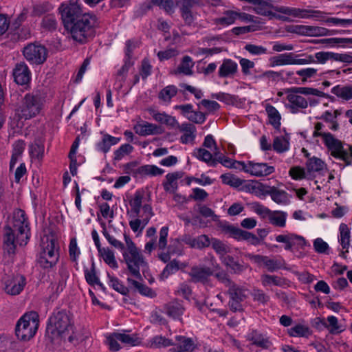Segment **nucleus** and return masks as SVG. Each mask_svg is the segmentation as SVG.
<instances>
[{"label": "nucleus", "instance_id": "15", "mask_svg": "<svg viewBox=\"0 0 352 352\" xmlns=\"http://www.w3.org/2000/svg\"><path fill=\"white\" fill-rule=\"evenodd\" d=\"M241 170L255 177L268 176L275 171L273 166H270L267 163H256L252 161H248L241 164Z\"/></svg>", "mask_w": 352, "mask_h": 352}, {"label": "nucleus", "instance_id": "9", "mask_svg": "<svg viewBox=\"0 0 352 352\" xmlns=\"http://www.w3.org/2000/svg\"><path fill=\"white\" fill-rule=\"evenodd\" d=\"M58 10L65 29L85 14L76 0H70L62 3Z\"/></svg>", "mask_w": 352, "mask_h": 352}, {"label": "nucleus", "instance_id": "25", "mask_svg": "<svg viewBox=\"0 0 352 352\" xmlns=\"http://www.w3.org/2000/svg\"><path fill=\"white\" fill-rule=\"evenodd\" d=\"M182 240L190 248L199 250L209 247L211 242V239L206 234H201L195 238L190 235H184Z\"/></svg>", "mask_w": 352, "mask_h": 352}, {"label": "nucleus", "instance_id": "48", "mask_svg": "<svg viewBox=\"0 0 352 352\" xmlns=\"http://www.w3.org/2000/svg\"><path fill=\"white\" fill-rule=\"evenodd\" d=\"M144 197V192L142 190H138L135 192L133 199L130 201L131 210L136 216H138L140 214Z\"/></svg>", "mask_w": 352, "mask_h": 352}, {"label": "nucleus", "instance_id": "32", "mask_svg": "<svg viewBox=\"0 0 352 352\" xmlns=\"http://www.w3.org/2000/svg\"><path fill=\"white\" fill-rule=\"evenodd\" d=\"M287 217V213L281 210H272L269 217L268 220L270 223L278 228H285L286 226V220Z\"/></svg>", "mask_w": 352, "mask_h": 352}, {"label": "nucleus", "instance_id": "1", "mask_svg": "<svg viewBox=\"0 0 352 352\" xmlns=\"http://www.w3.org/2000/svg\"><path fill=\"white\" fill-rule=\"evenodd\" d=\"M30 239V228L25 213L23 210H14L12 219L4 228L3 250L5 255L12 257L16 245H25Z\"/></svg>", "mask_w": 352, "mask_h": 352}, {"label": "nucleus", "instance_id": "49", "mask_svg": "<svg viewBox=\"0 0 352 352\" xmlns=\"http://www.w3.org/2000/svg\"><path fill=\"white\" fill-rule=\"evenodd\" d=\"M220 178L221 179L223 184L234 188L241 186L244 182V180L230 173L222 174Z\"/></svg>", "mask_w": 352, "mask_h": 352}, {"label": "nucleus", "instance_id": "28", "mask_svg": "<svg viewBox=\"0 0 352 352\" xmlns=\"http://www.w3.org/2000/svg\"><path fill=\"white\" fill-rule=\"evenodd\" d=\"M178 129L184 133L180 137V142L182 144H188L194 142L196 136V127L193 124L187 122L182 123L180 124Z\"/></svg>", "mask_w": 352, "mask_h": 352}, {"label": "nucleus", "instance_id": "37", "mask_svg": "<svg viewBox=\"0 0 352 352\" xmlns=\"http://www.w3.org/2000/svg\"><path fill=\"white\" fill-rule=\"evenodd\" d=\"M178 93V89L176 86L170 85L166 86L159 93V98L164 102L165 104H169L173 98Z\"/></svg>", "mask_w": 352, "mask_h": 352}, {"label": "nucleus", "instance_id": "18", "mask_svg": "<svg viewBox=\"0 0 352 352\" xmlns=\"http://www.w3.org/2000/svg\"><path fill=\"white\" fill-rule=\"evenodd\" d=\"M170 352H192L195 348L193 340L185 336H177L172 340Z\"/></svg>", "mask_w": 352, "mask_h": 352}, {"label": "nucleus", "instance_id": "55", "mask_svg": "<svg viewBox=\"0 0 352 352\" xmlns=\"http://www.w3.org/2000/svg\"><path fill=\"white\" fill-rule=\"evenodd\" d=\"M133 65V62L129 59H126L124 64L117 72V80L120 83V87H122L123 82L126 80L127 73L129 72V68Z\"/></svg>", "mask_w": 352, "mask_h": 352}, {"label": "nucleus", "instance_id": "14", "mask_svg": "<svg viewBox=\"0 0 352 352\" xmlns=\"http://www.w3.org/2000/svg\"><path fill=\"white\" fill-rule=\"evenodd\" d=\"M3 282L5 292L12 296L19 294L26 285L25 276L21 274L6 276Z\"/></svg>", "mask_w": 352, "mask_h": 352}, {"label": "nucleus", "instance_id": "42", "mask_svg": "<svg viewBox=\"0 0 352 352\" xmlns=\"http://www.w3.org/2000/svg\"><path fill=\"white\" fill-rule=\"evenodd\" d=\"M221 261L224 265L229 267L232 272L234 274H240L245 270L243 265L236 261L232 256L226 255L221 259Z\"/></svg>", "mask_w": 352, "mask_h": 352}, {"label": "nucleus", "instance_id": "57", "mask_svg": "<svg viewBox=\"0 0 352 352\" xmlns=\"http://www.w3.org/2000/svg\"><path fill=\"white\" fill-rule=\"evenodd\" d=\"M283 264V259L270 258L268 256H265L264 266L269 272H272L280 269Z\"/></svg>", "mask_w": 352, "mask_h": 352}, {"label": "nucleus", "instance_id": "29", "mask_svg": "<svg viewBox=\"0 0 352 352\" xmlns=\"http://www.w3.org/2000/svg\"><path fill=\"white\" fill-rule=\"evenodd\" d=\"M340 235L338 241L342 248L346 250L345 252L342 251L340 255L344 258L346 257L345 254L348 252V249L350 246V234L351 232L347 225L341 223L339 227Z\"/></svg>", "mask_w": 352, "mask_h": 352}, {"label": "nucleus", "instance_id": "47", "mask_svg": "<svg viewBox=\"0 0 352 352\" xmlns=\"http://www.w3.org/2000/svg\"><path fill=\"white\" fill-rule=\"evenodd\" d=\"M237 15L236 11L227 10L223 13V16L215 19V23L223 25H231L237 19Z\"/></svg>", "mask_w": 352, "mask_h": 352}, {"label": "nucleus", "instance_id": "50", "mask_svg": "<svg viewBox=\"0 0 352 352\" xmlns=\"http://www.w3.org/2000/svg\"><path fill=\"white\" fill-rule=\"evenodd\" d=\"M320 43L330 46L346 47L352 45V38H329L320 40Z\"/></svg>", "mask_w": 352, "mask_h": 352}, {"label": "nucleus", "instance_id": "4", "mask_svg": "<svg viewBox=\"0 0 352 352\" xmlns=\"http://www.w3.org/2000/svg\"><path fill=\"white\" fill-rule=\"evenodd\" d=\"M124 240L126 248L122 255L127 269L135 278H141L140 268L146 267L147 263L140 250L128 235L124 234Z\"/></svg>", "mask_w": 352, "mask_h": 352}, {"label": "nucleus", "instance_id": "31", "mask_svg": "<svg viewBox=\"0 0 352 352\" xmlns=\"http://www.w3.org/2000/svg\"><path fill=\"white\" fill-rule=\"evenodd\" d=\"M133 129L136 133L142 136L157 134L158 133V127L155 124L148 122L136 124Z\"/></svg>", "mask_w": 352, "mask_h": 352}, {"label": "nucleus", "instance_id": "61", "mask_svg": "<svg viewBox=\"0 0 352 352\" xmlns=\"http://www.w3.org/2000/svg\"><path fill=\"white\" fill-rule=\"evenodd\" d=\"M176 254L177 255H182L183 250L180 247H176L175 248H172V245L168 247V250L166 252H162L159 254V258L163 261L164 263H168L170 260V255Z\"/></svg>", "mask_w": 352, "mask_h": 352}, {"label": "nucleus", "instance_id": "38", "mask_svg": "<svg viewBox=\"0 0 352 352\" xmlns=\"http://www.w3.org/2000/svg\"><path fill=\"white\" fill-rule=\"evenodd\" d=\"M288 334L291 337H305L308 338L311 334V331L308 325L296 324L287 329Z\"/></svg>", "mask_w": 352, "mask_h": 352}, {"label": "nucleus", "instance_id": "21", "mask_svg": "<svg viewBox=\"0 0 352 352\" xmlns=\"http://www.w3.org/2000/svg\"><path fill=\"white\" fill-rule=\"evenodd\" d=\"M246 337L247 340L251 342L253 345L263 349H269L272 346L269 338L257 330H252Z\"/></svg>", "mask_w": 352, "mask_h": 352}, {"label": "nucleus", "instance_id": "62", "mask_svg": "<svg viewBox=\"0 0 352 352\" xmlns=\"http://www.w3.org/2000/svg\"><path fill=\"white\" fill-rule=\"evenodd\" d=\"M179 12L185 24L188 25H192L197 19V13L193 11V8H188Z\"/></svg>", "mask_w": 352, "mask_h": 352}, {"label": "nucleus", "instance_id": "12", "mask_svg": "<svg viewBox=\"0 0 352 352\" xmlns=\"http://www.w3.org/2000/svg\"><path fill=\"white\" fill-rule=\"evenodd\" d=\"M274 10L279 13L285 14L283 16L288 17L291 21L293 20L291 19L289 16L298 19H310L313 17L323 16V13L322 11L311 9H300L293 7L276 6L274 8Z\"/></svg>", "mask_w": 352, "mask_h": 352}, {"label": "nucleus", "instance_id": "59", "mask_svg": "<svg viewBox=\"0 0 352 352\" xmlns=\"http://www.w3.org/2000/svg\"><path fill=\"white\" fill-rule=\"evenodd\" d=\"M318 71V69L307 67L296 71V74L301 78L302 82H305L308 79L315 78L317 76Z\"/></svg>", "mask_w": 352, "mask_h": 352}, {"label": "nucleus", "instance_id": "63", "mask_svg": "<svg viewBox=\"0 0 352 352\" xmlns=\"http://www.w3.org/2000/svg\"><path fill=\"white\" fill-rule=\"evenodd\" d=\"M117 334L118 336L117 339H118L119 341L123 344L129 346H136L140 342L138 338L135 336L126 334L124 333H117Z\"/></svg>", "mask_w": 352, "mask_h": 352}, {"label": "nucleus", "instance_id": "13", "mask_svg": "<svg viewBox=\"0 0 352 352\" xmlns=\"http://www.w3.org/2000/svg\"><path fill=\"white\" fill-rule=\"evenodd\" d=\"M23 55L26 60L32 64L43 63L47 56V49L38 43H30L23 48Z\"/></svg>", "mask_w": 352, "mask_h": 352}, {"label": "nucleus", "instance_id": "51", "mask_svg": "<svg viewBox=\"0 0 352 352\" xmlns=\"http://www.w3.org/2000/svg\"><path fill=\"white\" fill-rule=\"evenodd\" d=\"M325 164L324 162L316 157H310L306 163V167L308 172H318L322 170Z\"/></svg>", "mask_w": 352, "mask_h": 352}, {"label": "nucleus", "instance_id": "40", "mask_svg": "<svg viewBox=\"0 0 352 352\" xmlns=\"http://www.w3.org/2000/svg\"><path fill=\"white\" fill-rule=\"evenodd\" d=\"M331 93L344 100L352 99V86L336 85L331 89Z\"/></svg>", "mask_w": 352, "mask_h": 352}, {"label": "nucleus", "instance_id": "56", "mask_svg": "<svg viewBox=\"0 0 352 352\" xmlns=\"http://www.w3.org/2000/svg\"><path fill=\"white\" fill-rule=\"evenodd\" d=\"M151 348H160L170 346L172 340L162 336H156L153 337L148 342Z\"/></svg>", "mask_w": 352, "mask_h": 352}, {"label": "nucleus", "instance_id": "44", "mask_svg": "<svg viewBox=\"0 0 352 352\" xmlns=\"http://www.w3.org/2000/svg\"><path fill=\"white\" fill-rule=\"evenodd\" d=\"M317 320H319L318 324H321L324 327L329 329L330 332L332 333H336L340 332V327L338 325V320L336 317L333 316H328L327 318V321L324 319H321L318 318Z\"/></svg>", "mask_w": 352, "mask_h": 352}, {"label": "nucleus", "instance_id": "34", "mask_svg": "<svg viewBox=\"0 0 352 352\" xmlns=\"http://www.w3.org/2000/svg\"><path fill=\"white\" fill-rule=\"evenodd\" d=\"M182 172H175L167 174L166 176V181L163 183L164 190L166 191L175 192L177 188V180L182 178Z\"/></svg>", "mask_w": 352, "mask_h": 352}, {"label": "nucleus", "instance_id": "30", "mask_svg": "<svg viewBox=\"0 0 352 352\" xmlns=\"http://www.w3.org/2000/svg\"><path fill=\"white\" fill-rule=\"evenodd\" d=\"M194 63L189 56H185L182 58L181 63L172 74L175 75L184 74L185 76H191L193 74L192 67Z\"/></svg>", "mask_w": 352, "mask_h": 352}, {"label": "nucleus", "instance_id": "52", "mask_svg": "<svg viewBox=\"0 0 352 352\" xmlns=\"http://www.w3.org/2000/svg\"><path fill=\"white\" fill-rule=\"evenodd\" d=\"M311 56L314 61L311 63L325 64L328 60H334L335 52H318Z\"/></svg>", "mask_w": 352, "mask_h": 352}, {"label": "nucleus", "instance_id": "10", "mask_svg": "<svg viewBox=\"0 0 352 352\" xmlns=\"http://www.w3.org/2000/svg\"><path fill=\"white\" fill-rule=\"evenodd\" d=\"M227 293L229 296L228 305L233 312L243 310V302L249 296V290L245 287L234 283L228 288Z\"/></svg>", "mask_w": 352, "mask_h": 352}, {"label": "nucleus", "instance_id": "7", "mask_svg": "<svg viewBox=\"0 0 352 352\" xmlns=\"http://www.w3.org/2000/svg\"><path fill=\"white\" fill-rule=\"evenodd\" d=\"M72 314L65 309L55 311L49 319L47 330L54 336H64L73 331Z\"/></svg>", "mask_w": 352, "mask_h": 352}, {"label": "nucleus", "instance_id": "39", "mask_svg": "<svg viewBox=\"0 0 352 352\" xmlns=\"http://www.w3.org/2000/svg\"><path fill=\"white\" fill-rule=\"evenodd\" d=\"M265 111L268 116L269 122L276 129L280 126L281 116L278 110L272 105L267 104Z\"/></svg>", "mask_w": 352, "mask_h": 352}, {"label": "nucleus", "instance_id": "8", "mask_svg": "<svg viewBox=\"0 0 352 352\" xmlns=\"http://www.w3.org/2000/svg\"><path fill=\"white\" fill-rule=\"evenodd\" d=\"M38 325V315L36 312L31 311L25 314L16 324V336L21 340H29L36 334Z\"/></svg>", "mask_w": 352, "mask_h": 352}, {"label": "nucleus", "instance_id": "16", "mask_svg": "<svg viewBox=\"0 0 352 352\" xmlns=\"http://www.w3.org/2000/svg\"><path fill=\"white\" fill-rule=\"evenodd\" d=\"M252 188L258 189L263 195H270L272 199L276 204L286 205L289 203V195L283 190H279L274 186H265L262 184H258L256 187Z\"/></svg>", "mask_w": 352, "mask_h": 352}, {"label": "nucleus", "instance_id": "6", "mask_svg": "<svg viewBox=\"0 0 352 352\" xmlns=\"http://www.w3.org/2000/svg\"><path fill=\"white\" fill-rule=\"evenodd\" d=\"M45 98L38 92L26 94L17 108L19 116L25 120L36 117L41 111Z\"/></svg>", "mask_w": 352, "mask_h": 352}, {"label": "nucleus", "instance_id": "24", "mask_svg": "<svg viewBox=\"0 0 352 352\" xmlns=\"http://www.w3.org/2000/svg\"><path fill=\"white\" fill-rule=\"evenodd\" d=\"M342 114L340 109H335L333 111L327 110L323 112L320 116L316 118L322 120L324 122L329 124V128L333 131H336L339 129L340 125L338 122V117Z\"/></svg>", "mask_w": 352, "mask_h": 352}, {"label": "nucleus", "instance_id": "36", "mask_svg": "<svg viewBox=\"0 0 352 352\" xmlns=\"http://www.w3.org/2000/svg\"><path fill=\"white\" fill-rule=\"evenodd\" d=\"M153 6H159L168 14L174 12L175 2L173 0H151L146 4V8L150 10Z\"/></svg>", "mask_w": 352, "mask_h": 352}, {"label": "nucleus", "instance_id": "64", "mask_svg": "<svg viewBox=\"0 0 352 352\" xmlns=\"http://www.w3.org/2000/svg\"><path fill=\"white\" fill-rule=\"evenodd\" d=\"M30 153L33 158L41 160L44 154V146L41 144L35 142L30 147Z\"/></svg>", "mask_w": 352, "mask_h": 352}, {"label": "nucleus", "instance_id": "58", "mask_svg": "<svg viewBox=\"0 0 352 352\" xmlns=\"http://www.w3.org/2000/svg\"><path fill=\"white\" fill-rule=\"evenodd\" d=\"M222 230L230 237H232L238 241H241L243 231V230L230 224L223 226L222 227Z\"/></svg>", "mask_w": 352, "mask_h": 352}, {"label": "nucleus", "instance_id": "17", "mask_svg": "<svg viewBox=\"0 0 352 352\" xmlns=\"http://www.w3.org/2000/svg\"><path fill=\"white\" fill-rule=\"evenodd\" d=\"M275 240L278 243L285 244L284 249L287 251L292 250L294 246L303 248L306 245V241L302 236L297 235L294 233H287L286 234H279L275 237Z\"/></svg>", "mask_w": 352, "mask_h": 352}, {"label": "nucleus", "instance_id": "23", "mask_svg": "<svg viewBox=\"0 0 352 352\" xmlns=\"http://www.w3.org/2000/svg\"><path fill=\"white\" fill-rule=\"evenodd\" d=\"M14 81L21 85H27L31 79V73L28 65L24 63L16 64L13 71Z\"/></svg>", "mask_w": 352, "mask_h": 352}, {"label": "nucleus", "instance_id": "26", "mask_svg": "<svg viewBox=\"0 0 352 352\" xmlns=\"http://www.w3.org/2000/svg\"><path fill=\"white\" fill-rule=\"evenodd\" d=\"M164 309L169 317L182 322V316L185 311V308L182 302L178 300L170 302L164 305Z\"/></svg>", "mask_w": 352, "mask_h": 352}, {"label": "nucleus", "instance_id": "53", "mask_svg": "<svg viewBox=\"0 0 352 352\" xmlns=\"http://www.w3.org/2000/svg\"><path fill=\"white\" fill-rule=\"evenodd\" d=\"M108 278L109 286L114 290L122 295H126L129 293V288L125 287L118 278L111 276L109 274H108Z\"/></svg>", "mask_w": 352, "mask_h": 352}, {"label": "nucleus", "instance_id": "60", "mask_svg": "<svg viewBox=\"0 0 352 352\" xmlns=\"http://www.w3.org/2000/svg\"><path fill=\"white\" fill-rule=\"evenodd\" d=\"M133 151V147L131 144H122L115 151L113 160L116 161H120L126 155H129Z\"/></svg>", "mask_w": 352, "mask_h": 352}, {"label": "nucleus", "instance_id": "19", "mask_svg": "<svg viewBox=\"0 0 352 352\" xmlns=\"http://www.w3.org/2000/svg\"><path fill=\"white\" fill-rule=\"evenodd\" d=\"M287 100L289 102L288 107L292 113H297L300 109H306L308 102L303 96L298 95L291 89L287 91Z\"/></svg>", "mask_w": 352, "mask_h": 352}, {"label": "nucleus", "instance_id": "2", "mask_svg": "<svg viewBox=\"0 0 352 352\" xmlns=\"http://www.w3.org/2000/svg\"><path fill=\"white\" fill-rule=\"evenodd\" d=\"M98 25V18L95 14L85 13L66 30L74 41L85 43L94 36Z\"/></svg>", "mask_w": 352, "mask_h": 352}, {"label": "nucleus", "instance_id": "41", "mask_svg": "<svg viewBox=\"0 0 352 352\" xmlns=\"http://www.w3.org/2000/svg\"><path fill=\"white\" fill-rule=\"evenodd\" d=\"M273 149L278 153L286 152L289 148V138L286 136H278L274 139Z\"/></svg>", "mask_w": 352, "mask_h": 352}, {"label": "nucleus", "instance_id": "43", "mask_svg": "<svg viewBox=\"0 0 352 352\" xmlns=\"http://www.w3.org/2000/svg\"><path fill=\"white\" fill-rule=\"evenodd\" d=\"M193 155L199 160L207 163L210 166H216V160H213L212 154L205 148H199L195 149L193 151Z\"/></svg>", "mask_w": 352, "mask_h": 352}, {"label": "nucleus", "instance_id": "11", "mask_svg": "<svg viewBox=\"0 0 352 352\" xmlns=\"http://www.w3.org/2000/svg\"><path fill=\"white\" fill-rule=\"evenodd\" d=\"M272 67L285 65H307L314 62L311 55L296 54L294 53L280 54L270 59Z\"/></svg>", "mask_w": 352, "mask_h": 352}, {"label": "nucleus", "instance_id": "5", "mask_svg": "<svg viewBox=\"0 0 352 352\" xmlns=\"http://www.w3.org/2000/svg\"><path fill=\"white\" fill-rule=\"evenodd\" d=\"M59 258V247L57 240L52 235H45L41 239V251L37 258L38 265L44 268L53 267Z\"/></svg>", "mask_w": 352, "mask_h": 352}, {"label": "nucleus", "instance_id": "54", "mask_svg": "<svg viewBox=\"0 0 352 352\" xmlns=\"http://www.w3.org/2000/svg\"><path fill=\"white\" fill-rule=\"evenodd\" d=\"M98 251L104 262L112 268H118V263L116 261L113 252L109 248H102Z\"/></svg>", "mask_w": 352, "mask_h": 352}, {"label": "nucleus", "instance_id": "45", "mask_svg": "<svg viewBox=\"0 0 352 352\" xmlns=\"http://www.w3.org/2000/svg\"><path fill=\"white\" fill-rule=\"evenodd\" d=\"M210 244L215 252L219 256L220 260L226 256V254L230 252V248L221 241L212 238Z\"/></svg>", "mask_w": 352, "mask_h": 352}, {"label": "nucleus", "instance_id": "3", "mask_svg": "<svg viewBox=\"0 0 352 352\" xmlns=\"http://www.w3.org/2000/svg\"><path fill=\"white\" fill-rule=\"evenodd\" d=\"M324 127V125L322 122H316L313 136L322 138L324 144L331 151V155L343 160L347 165H350L352 160V147L349 149L350 153L344 150L341 141L336 139L331 133L322 131Z\"/></svg>", "mask_w": 352, "mask_h": 352}, {"label": "nucleus", "instance_id": "27", "mask_svg": "<svg viewBox=\"0 0 352 352\" xmlns=\"http://www.w3.org/2000/svg\"><path fill=\"white\" fill-rule=\"evenodd\" d=\"M238 70V65L236 62L231 59H224L220 65L218 76L219 78H229L234 76Z\"/></svg>", "mask_w": 352, "mask_h": 352}, {"label": "nucleus", "instance_id": "20", "mask_svg": "<svg viewBox=\"0 0 352 352\" xmlns=\"http://www.w3.org/2000/svg\"><path fill=\"white\" fill-rule=\"evenodd\" d=\"M168 234V227L164 226L160 229L158 242L156 243L155 239H151L145 245V251L151 253L156 248L160 250H164L167 246V237Z\"/></svg>", "mask_w": 352, "mask_h": 352}, {"label": "nucleus", "instance_id": "33", "mask_svg": "<svg viewBox=\"0 0 352 352\" xmlns=\"http://www.w3.org/2000/svg\"><path fill=\"white\" fill-rule=\"evenodd\" d=\"M164 173V170L162 168H160L155 165H143L138 167L135 173L140 175L142 177L150 176L155 177L157 175H161Z\"/></svg>", "mask_w": 352, "mask_h": 352}, {"label": "nucleus", "instance_id": "35", "mask_svg": "<svg viewBox=\"0 0 352 352\" xmlns=\"http://www.w3.org/2000/svg\"><path fill=\"white\" fill-rule=\"evenodd\" d=\"M186 266V263H180L178 260L173 259L167 263L160 276L162 278L166 279L170 275L175 274L180 269L185 268Z\"/></svg>", "mask_w": 352, "mask_h": 352}, {"label": "nucleus", "instance_id": "46", "mask_svg": "<svg viewBox=\"0 0 352 352\" xmlns=\"http://www.w3.org/2000/svg\"><path fill=\"white\" fill-rule=\"evenodd\" d=\"M322 12L323 13V16L313 17V19H320L323 22L327 24L331 23L334 25H340L342 27H347L352 25V19H340L338 17H327L326 16L327 14L325 12Z\"/></svg>", "mask_w": 352, "mask_h": 352}, {"label": "nucleus", "instance_id": "22", "mask_svg": "<svg viewBox=\"0 0 352 352\" xmlns=\"http://www.w3.org/2000/svg\"><path fill=\"white\" fill-rule=\"evenodd\" d=\"M212 273L209 267L194 266L191 268L189 276L193 283H206Z\"/></svg>", "mask_w": 352, "mask_h": 352}]
</instances>
